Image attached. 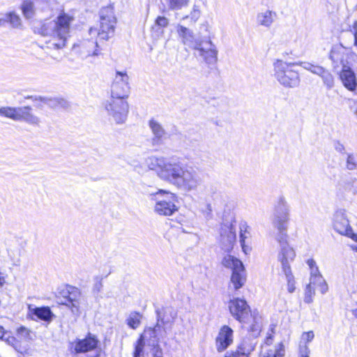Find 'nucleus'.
<instances>
[{"label": "nucleus", "instance_id": "nucleus-57", "mask_svg": "<svg viewBox=\"0 0 357 357\" xmlns=\"http://www.w3.org/2000/svg\"><path fill=\"white\" fill-rule=\"evenodd\" d=\"M351 249L355 251V252H357V245H352L351 246Z\"/></svg>", "mask_w": 357, "mask_h": 357}, {"label": "nucleus", "instance_id": "nucleus-46", "mask_svg": "<svg viewBox=\"0 0 357 357\" xmlns=\"http://www.w3.org/2000/svg\"><path fill=\"white\" fill-rule=\"evenodd\" d=\"M206 211L204 212V215H206V218H210L211 216V212H212V208H211V204H208L206 205Z\"/></svg>", "mask_w": 357, "mask_h": 357}, {"label": "nucleus", "instance_id": "nucleus-35", "mask_svg": "<svg viewBox=\"0 0 357 357\" xmlns=\"http://www.w3.org/2000/svg\"><path fill=\"white\" fill-rule=\"evenodd\" d=\"M345 166L348 170H356L357 169V155L353 153H347Z\"/></svg>", "mask_w": 357, "mask_h": 357}, {"label": "nucleus", "instance_id": "nucleus-44", "mask_svg": "<svg viewBox=\"0 0 357 357\" xmlns=\"http://www.w3.org/2000/svg\"><path fill=\"white\" fill-rule=\"evenodd\" d=\"M65 103V101L63 99H53L50 100L49 104L51 106H56V105H63Z\"/></svg>", "mask_w": 357, "mask_h": 357}, {"label": "nucleus", "instance_id": "nucleus-50", "mask_svg": "<svg viewBox=\"0 0 357 357\" xmlns=\"http://www.w3.org/2000/svg\"><path fill=\"white\" fill-rule=\"evenodd\" d=\"M153 357H162V351L160 348L157 347Z\"/></svg>", "mask_w": 357, "mask_h": 357}, {"label": "nucleus", "instance_id": "nucleus-28", "mask_svg": "<svg viewBox=\"0 0 357 357\" xmlns=\"http://www.w3.org/2000/svg\"><path fill=\"white\" fill-rule=\"evenodd\" d=\"M315 289L321 294L326 293L328 289V284L325 279L319 273L317 267H316L315 271L314 270V291Z\"/></svg>", "mask_w": 357, "mask_h": 357}, {"label": "nucleus", "instance_id": "nucleus-2", "mask_svg": "<svg viewBox=\"0 0 357 357\" xmlns=\"http://www.w3.org/2000/svg\"><path fill=\"white\" fill-rule=\"evenodd\" d=\"M73 20V17L62 13L40 22L34 26V31L45 38L47 48L61 50L66 46Z\"/></svg>", "mask_w": 357, "mask_h": 357}, {"label": "nucleus", "instance_id": "nucleus-25", "mask_svg": "<svg viewBox=\"0 0 357 357\" xmlns=\"http://www.w3.org/2000/svg\"><path fill=\"white\" fill-rule=\"evenodd\" d=\"M330 58L334 63V68L345 66L344 64V52L342 47L336 46L333 47L330 53Z\"/></svg>", "mask_w": 357, "mask_h": 357}, {"label": "nucleus", "instance_id": "nucleus-48", "mask_svg": "<svg viewBox=\"0 0 357 357\" xmlns=\"http://www.w3.org/2000/svg\"><path fill=\"white\" fill-rule=\"evenodd\" d=\"M102 284L101 282L99 281L95 284L94 291H96L97 292H100L102 289Z\"/></svg>", "mask_w": 357, "mask_h": 357}, {"label": "nucleus", "instance_id": "nucleus-19", "mask_svg": "<svg viewBox=\"0 0 357 357\" xmlns=\"http://www.w3.org/2000/svg\"><path fill=\"white\" fill-rule=\"evenodd\" d=\"M342 84L349 91H355L357 88L356 77L354 72L348 66H344L340 73Z\"/></svg>", "mask_w": 357, "mask_h": 357}, {"label": "nucleus", "instance_id": "nucleus-22", "mask_svg": "<svg viewBox=\"0 0 357 357\" xmlns=\"http://www.w3.org/2000/svg\"><path fill=\"white\" fill-rule=\"evenodd\" d=\"M176 33L179 37V38L181 40L182 43L189 46L190 47H192L193 49V47L196 45L197 43L193 42L194 39V35L193 32L188 28L178 24L176 25Z\"/></svg>", "mask_w": 357, "mask_h": 357}, {"label": "nucleus", "instance_id": "nucleus-7", "mask_svg": "<svg viewBox=\"0 0 357 357\" xmlns=\"http://www.w3.org/2000/svg\"><path fill=\"white\" fill-rule=\"evenodd\" d=\"M297 63H287L277 59L273 63V75L276 80L284 87L294 88L299 84L298 73L292 69Z\"/></svg>", "mask_w": 357, "mask_h": 357}, {"label": "nucleus", "instance_id": "nucleus-41", "mask_svg": "<svg viewBox=\"0 0 357 357\" xmlns=\"http://www.w3.org/2000/svg\"><path fill=\"white\" fill-rule=\"evenodd\" d=\"M304 301L306 303H310L312 301V290H311V285L310 283L308 284L306 286L305 290V298Z\"/></svg>", "mask_w": 357, "mask_h": 357}, {"label": "nucleus", "instance_id": "nucleus-24", "mask_svg": "<svg viewBox=\"0 0 357 357\" xmlns=\"http://www.w3.org/2000/svg\"><path fill=\"white\" fill-rule=\"evenodd\" d=\"M246 281V274L245 268L243 270H236L232 272L230 282L234 288L237 290L241 288Z\"/></svg>", "mask_w": 357, "mask_h": 357}, {"label": "nucleus", "instance_id": "nucleus-55", "mask_svg": "<svg viewBox=\"0 0 357 357\" xmlns=\"http://www.w3.org/2000/svg\"><path fill=\"white\" fill-rule=\"evenodd\" d=\"M352 314L354 315V317L357 319V307L356 308H354V309H352L351 310Z\"/></svg>", "mask_w": 357, "mask_h": 357}, {"label": "nucleus", "instance_id": "nucleus-4", "mask_svg": "<svg viewBox=\"0 0 357 357\" xmlns=\"http://www.w3.org/2000/svg\"><path fill=\"white\" fill-rule=\"evenodd\" d=\"M116 17L112 6L102 8L100 12V23L96 26L91 27L89 34L92 38L108 40L112 38L115 32Z\"/></svg>", "mask_w": 357, "mask_h": 357}, {"label": "nucleus", "instance_id": "nucleus-9", "mask_svg": "<svg viewBox=\"0 0 357 357\" xmlns=\"http://www.w3.org/2000/svg\"><path fill=\"white\" fill-rule=\"evenodd\" d=\"M0 117L7 118L15 121H24L32 125H38L40 119L31 112L30 107H1Z\"/></svg>", "mask_w": 357, "mask_h": 357}, {"label": "nucleus", "instance_id": "nucleus-40", "mask_svg": "<svg viewBox=\"0 0 357 357\" xmlns=\"http://www.w3.org/2000/svg\"><path fill=\"white\" fill-rule=\"evenodd\" d=\"M66 305L71 307L72 312L75 313L79 310V302L77 300L69 298L68 303Z\"/></svg>", "mask_w": 357, "mask_h": 357}, {"label": "nucleus", "instance_id": "nucleus-45", "mask_svg": "<svg viewBox=\"0 0 357 357\" xmlns=\"http://www.w3.org/2000/svg\"><path fill=\"white\" fill-rule=\"evenodd\" d=\"M200 11L196 6H194L191 12V17L197 20L199 17Z\"/></svg>", "mask_w": 357, "mask_h": 357}, {"label": "nucleus", "instance_id": "nucleus-27", "mask_svg": "<svg viewBox=\"0 0 357 357\" xmlns=\"http://www.w3.org/2000/svg\"><path fill=\"white\" fill-rule=\"evenodd\" d=\"M38 3V0H23L21 9L25 18L31 19L35 15L36 6Z\"/></svg>", "mask_w": 357, "mask_h": 357}, {"label": "nucleus", "instance_id": "nucleus-53", "mask_svg": "<svg viewBox=\"0 0 357 357\" xmlns=\"http://www.w3.org/2000/svg\"><path fill=\"white\" fill-rule=\"evenodd\" d=\"M6 22H8L6 15L5 16V17L0 19V26L4 25L5 23Z\"/></svg>", "mask_w": 357, "mask_h": 357}, {"label": "nucleus", "instance_id": "nucleus-33", "mask_svg": "<svg viewBox=\"0 0 357 357\" xmlns=\"http://www.w3.org/2000/svg\"><path fill=\"white\" fill-rule=\"evenodd\" d=\"M240 229V242L243 251L245 252V240L249 238L250 233L248 231L249 227L245 222H242L239 227Z\"/></svg>", "mask_w": 357, "mask_h": 357}, {"label": "nucleus", "instance_id": "nucleus-54", "mask_svg": "<svg viewBox=\"0 0 357 357\" xmlns=\"http://www.w3.org/2000/svg\"><path fill=\"white\" fill-rule=\"evenodd\" d=\"M5 334V331L2 326H0V338H3Z\"/></svg>", "mask_w": 357, "mask_h": 357}, {"label": "nucleus", "instance_id": "nucleus-34", "mask_svg": "<svg viewBox=\"0 0 357 357\" xmlns=\"http://www.w3.org/2000/svg\"><path fill=\"white\" fill-rule=\"evenodd\" d=\"M142 315L136 312H131L128 317L127 324L132 329H136L141 323Z\"/></svg>", "mask_w": 357, "mask_h": 357}, {"label": "nucleus", "instance_id": "nucleus-37", "mask_svg": "<svg viewBox=\"0 0 357 357\" xmlns=\"http://www.w3.org/2000/svg\"><path fill=\"white\" fill-rule=\"evenodd\" d=\"M8 22L13 27H19L21 25V19L18 15L14 12L6 14Z\"/></svg>", "mask_w": 357, "mask_h": 357}, {"label": "nucleus", "instance_id": "nucleus-8", "mask_svg": "<svg viewBox=\"0 0 357 357\" xmlns=\"http://www.w3.org/2000/svg\"><path fill=\"white\" fill-rule=\"evenodd\" d=\"M109 119L117 124L126 122L129 112L126 99L110 97L105 103Z\"/></svg>", "mask_w": 357, "mask_h": 357}, {"label": "nucleus", "instance_id": "nucleus-26", "mask_svg": "<svg viewBox=\"0 0 357 357\" xmlns=\"http://www.w3.org/2000/svg\"><path fill=\"white\" fill-rule=\"evenodd\" d=\"M222 264L225 268L231 269L232 272L236 270H243L244 267L241 260L230 255H227L223 257Z\"/></svg>", "mask_w": 357, "mask_h": 357}, {"label": "nucleus", "instance_id": "nucleus-23", "mask_svg": "<svg viewBox=\"0 0 357 357\" xmlns=\"http://www.w3.org/2000/svg\"><path fill=\"white\" fill-rule=\"evenodd\" d=\"M255 339H245L238 345L236 351L234 353V357H248V355L255 349L256 346Z\"/></svg>", "mask_w": 357, "mask_h": 357}, {"label": "nucleus", "instance_id": "nucleus-36", "mask_svg": "<svg viewBox=\"0 0 357 357\" xmlns=\"http://www.w3.org/2000/svg\"><path fill=\"white\" fill-rule=\"evenodd\" d=\"M169 9L179 10L183 7L187 6L189 0H166Z\"/></svg>", "mask_w": 357, "mask_h": 357}, {"label": "nucleus", "instance_id": "nucleus-42", "mask_svg": "<svg viewBox=\"0 0 357 357\" xmlns=\"http://www.w3.org/2000/svg\"><path fill=\"white\" fill-rule=\"evenodd\" d=\"M155 24L160 27H166L169 24V20L165 17L159 16L155 20Z\"/></svg>", "mask_w": 357, "mask_h": 357}, {"label": "nucleus", "instance_id": "nucleus-29", "mask_svg": "<svg viewBox=\"0 0 357 357\" xmlns=\"http://www.w3.org/2000/svg\"><path fill=\"white\" fill-rule=\"evenodd\" d=\"M149 126L154 135L153 142L157 144L160 143L166 135L165 130L162 126L155 120H151L149 121Z\"/></svg>", "mask_w": 357, "mask_h": 357}, {"label": "nucleus", "instance_id": "nucleus-16", "mask_svg": "<svg viewBox=\"0 0 357 357\" xmlns=\"http://www.w3.org/2000/svg\"><path fill=\"white\" fill-rule=\"evenodd\" d=\"M98 340L94 335H89L83 340H78L71 344L72 352L76 354L85 353L94 349Z\"/></svg>", "mask_w": 357, "mask_h": 357}, {"label": "nucleus", "instance_id": "nucleus-38", "mask_svg": "<svg viewBox=\"0 0 357 357\" xmlns=\"http://www.w3.org/2000/svg\"><path fill=\"white\" fill-rule=\"evenodd\" d=\"M144 345V336H140L135 345L134 357H140L142 355Z\"/></svg>", "mask_w": 357, "mask_h": 357}, {"label": "nucleus", "instance_id": "nucleus-15", "mask_svg": "<svg viewBox=\"0 0 357 357\" xmlns=\"http://www.w3.org/2000/svg\"><path fill=\"white\" fill-rule=\"evenodd\" d=\"M273 330L271 328V333H268L264 344L262 346L263 357H284L285 354L284 345L283 342L277 344L273 349H266L267 346L273 343Z\"/></svg>", "mask_w": 357, "mask_h": 357}, {"label": "nucleus", "instance_id": "nucleus-5", "mask_svg": "<svg viewBox=\"0 0 357 357\" xmlns=\"http://www.w3.org/2000/svg\"><path fill=\"white\" fill-rule=\"evenodd\" d=\"M146 194L151 200L155 202L154 211L158 215L170 216L178 211L174 193L160 189L153 192L146 191Z\"/></svg>", "mask_w": 357, "mask_h": 357}, {"label": "nucleus", "instance_id": "nucleus-49", "mask_svg": "<svg viewBox=\"0 0 357 357\" xmlns=\"http://www.w3.org/2000/svg\"><path fill=\"white\" fill-rule=\"evenodd\" d=\"M301 65L305 68V69H307L308 70H311V68L312 67V64H311L310 63H307V62H302L301 63Z\"/></svg>", "mask_w": 357, "mask_h": 357}, {"label": "nucleus", "instance_id": "nucleus-39", "mask_svg": "<svg viewBox=\"0 0 357 357\" xmlns=\"http://www.w3.org/2000/svg\"><path fill=\"white\" fill-rule=\"evenodd\" d=\"M31 331L24 326H21V327L18 328L17 330V336L20 338H22L24 340L31 339Z\"/></svg>", "mask_w": 357, "mask_h": 357}, {"label": "nucleus", "instance_id": "nucleus-43", "mask_svg": "<svg viewBox=\"0 0 357 357\" xmlns=\"http://www.w3.org/2000/svg\"><path fill=\"white\" fill-rule=\"evenodd\" d=\"M334 148L337 152L341 153H344V151L345 150L344 146L342 143H340L339 141L334 142Z\"/></svg>", "mask_w": 357, "mask_h": 357}, {"label": "nucleus", "instance_id": "nucleus-14", "mask_svg": "<svg viewBox=\"0 0 357 357\" xmlns=\"http://www.w3.org/2000/svg\"><path fill=\"white\" fill-rule=\"evenodd\" d=\"M333 226L334 229L341 235L346 236L350 234L349 232L351 227L344 210L339 209L335 212L333 219Z\"/></svg>", "mask_w": 357, "mask_h": 357}, {"label": "nucleus", "instance_id": "nucleus-11", "mask_svg": "<svg viewBox=\"0 0 357 357\" xmlns=\"http://www.w3.org/2000/svg\"><path fill=\"white\" fill-rule=\"evenodd\" d=\"M129 89V77L127 73L116 72L111 88V97L127 99Z\"/></svg>", "mask_w": 357, "mask_h": 357}, {"label": "nucleus", "instance_id": "nucleus-52", "mask_svg": "<svg viewBox=\"0 0 357 357\" xmlns=\"http://www.w3.org/2000/svg\"><path fill=\"white\" fill-rule=\"evenodd\" d=\"M352 31L354 33V36L357 33V21H355L352 25Z\"/></svg>", "mask_w": 357, "mask_h": 357}, {"label": "nucleus", "instance_id": "nucleus-17", "mask_svg": "<svg viewBox=\"0 0 357 357\" xmlns=\"http://www.w3.org/2000/svg\"><path fill=\"white\" fill-rule=\"evenodd\" d=\"M233 342V331L227 326L221 328L216 338V347L219 352L225 350Z\"/></svg>", "mask_w": 357, "mask_h": 357}, {"label": "nucleus", "instance_id": "nucleus-12", "mask_svg": "<svg viewBox=\"0 0 357 357\" xmlns=\"http://www.w3.org/2000/svg\"><path fill=\"white\" fill-rule=\"evenodd\" d=\"M96 38L91 36V39H84L78 44L75 45L74 49L77 50L82 58L98 56L100 54V50Z\"/></svg>", "mask_w": 357, "mask_h": 357}, {"label": "nucleus", "instance_id": "nucleus-58", "mask_svg": "<svg viewBox=\"0 0 357 357\" xmlns=\"http://www.w3.org/2000/svg\"><path fill=\"white\" fill-rule=\"evenodd\" d=\"M355 114L357 116V107H356V109L355 111Z\"/></svg>", "mask_w": 357, "mask_h": 357}, {"label": "nucleus", "instance_id": "nucleus-47", "mask_svg": "<svg viewBox=\"0 0 357 357\" xmlns=\"http://www.w3.org/2000/svg\"><path fill=\"white\" fill-rule=\"evenodd\" d=\"M350 234H347L346 236H348L349 238H351L352 240H354V241L357 242V234H354L353 232V230L352 229H350Z\"/></svg>", "mask_w": 357, "mask_h": 357}, {"label": "nucleus", "instance_id": "nucleus-30", "mask_svg": "<svg viewBox=\"0 0 357 357\" xmlns=\"http://www.w3.org/2000/svg\"><path fill=\"white\" fill-rule=\"evenodd\" d=\"M29 309L30 312L43 321H50L53 316L50 309L47 307L34 308L29 307Z\"/></svg>", "mask_w": 357, "mask_h": 357}, {"label": "nucleus", "instance_id": "nucleus-13", "mask_svg": "<svg viewBox=\"0 0 357 357\" xmlns=\"http://www.w3.org/2000/svg\"><path fill=\"white\" fill-rule=\"evenodd\" d=\"M193 49L197 52V55L202 57L208 63H214L217 61L218 50L211 40L205 43H196Z\"/></svg>", "mask_w": 357, "mask_h": 357}, {"label": "nucleus", "instance_id": "nucleus-10", "mask_svg": "<svg viewBox=\"0 0 357 357\" xmlns=\"http://www.w3.org/2000/svg\"><path fill=\"white\" fill-rule=\"evenodd\" d=\"M280 242L282 243V250H280L278 255V259L282 264L283 271L286 275L288 291L291 293L294 291L295 287L289 263L294 260L296 254L291 248L286 245L285 241H280Z\"/></svg>", "mask_w": 357, "mask_h": 357}, {"label": "nucleus", "instance_id": "nucleus-31", "mask_svg": "<svg viewBox=\"0 0 357 357\" xmlns=\"http://www.w3.org/2000/svg\"><path fill=\"white\" fill-rule=\"evenodd\" d=\"M160 327L159 324H157L154 328H148L144 330V332L141 336H144V341L148 340L150 342H152V344L154 345L155 343L158 342V339L156 337V331L158 328Z\"/></svg>", "mask_w": 357, "mask_h": 357}, {"label": "nucleus", "instance_id": "nucleus-32", "mask_svg": "<svg viewBox=\"0 0 357 357\" xmlns=\"http://www.w3.org/2000/svg\"><path fill=\"white\" fill-rule=\"evenodd\" d=\"M314 74L320 75L328 87H331L333 86V80L332 76L322 68L319 66H314Z\"/></svg>", "mask_w": 357, "mask_h": 357}, {"label": "nucleus", "instance_id": "nucleus-51", "mask_svg": "<svg viewBox=\"0 0 357 357\" xmlns=\"http://www.w3.org/2000/svg\"><path fill=\"white\" fill-rule=\"evenodd\" d=\"M6 283V278L0 273V288H1Z\"/></svg>", "mask_w": 357, "mask_h": 357}, {"label": "nucleus", "instance_id": "nucleus-21", "mask_svg": "<svg viewBox=\"0 0 357 357\" xmlns=\"http://www.w3.org/2000/svg\"><path fill=\"white\" fill-rule=\"evenodd\" d=\"M312 334L311 332L303 333L298 345L299 357H310L312 347Z\"/></svg>", "mask_w": 357, "mask_h": 357}, {"label": "nucleus", "instance_id": "nucleus-20", "mask_svg": "<svg viewBox=\"0 0 357 357\" xmlns=\"http://www.w3.org/2000/svg\"><path fill=\"white\" fill-rule=\"evenodd\" d=\"M277 18V13L269 9L262 10L257 13L256 23L258 26L269 29Z\"/></svg>", "mask_w": 357, "mask_h": 357}, {"label": "nucleus", "instance_id": "nucleus-18", "mask_svg": "<svg viewBox=\"0 0 357 357\" xmlns=\"http://www.w3.org/2000/svg\"><path fill=\"white\" fill-rule=\"evenodd\" d=\"M221 237L223 249L229 251L232 249L236 238L235 226L232 224L225 225L222 229Z\"/></svg>", "mask_w": 357, "mask_h": 357}, {"label": "nucleus", "instance_id": "nucleus-59", "mask_svg": "<svg viewBox=\"0 0 357 357\" xmlns=\"http://www.w3.org/2000/svg\"><path fill=\"white\" fill-rule=\"evenodd\" d=\"M356 305H357V301L356 302Z\"/></svg>", "mask_w": 357, "mask_h": 357}, {"label": "nucleus", "instance_id": "nucleus-6", "mask_svg": "<svg viewBox=\"0 0 357 357\" xmlns=\"http://www.w3.org/2000/svg\"><path fill=\"white\" fill-rule=\"evenodd\" d=\"M289 220V206L285 199L283 197H280L275 206L273 224L280 233L277 236L276 239L280 243L281 250L282 243L280 241H285L286 245L289 246L287 241V234L285 233L287 229Z\"/></svg>", "mask_w": 357, "mask_h": 357}, {"label": "nucleus", "instance_id": "nucleus-1", "mask_svg": "<svg viewBox=\"0 0 357 357\" xmlns=\"http://www.w3.org/2000/svg\"><path fill=\"white\" fill-rule=\"evenodd\" d=\"M149 169L155 171L158 177L177 190L190 192L202 185L199 174L191 166L165 157H149L146 159Z\"/></svg>", "mask_w": 357, "mask_h": 357}, {"label": "nucleus", "instance_id": "nucleus-3", "mask_svg": "<svg viewBox=\"0 0 357 357\" xmlns=\"http://www.w3.org/2000/svg\"><path fill=\"white\" fill-rule=\"evenodd\" d=\"M229 309L231 315L241 323L253 336H257L261 330V317L252 312L247 302L242 298H234L229 303Z\"/></svg>", "mask_w": 357, "mask_h": 357}, {"label": "nucleus", "instance_id": "nucleus-56", "mask_svg": "<svg viewBox=\"0 0 357 357\" xmlns=\"http://www.w3.org/2000/svg\"><path fill=\"white\" fill-rule=\"evenodd\" d=\"M307 264H308L310 269L312 268V259H308L307 261Z\"/></svg>", "mask_w": 357, "mask_h": 357}]
</instances>
